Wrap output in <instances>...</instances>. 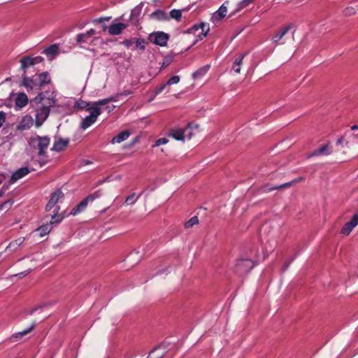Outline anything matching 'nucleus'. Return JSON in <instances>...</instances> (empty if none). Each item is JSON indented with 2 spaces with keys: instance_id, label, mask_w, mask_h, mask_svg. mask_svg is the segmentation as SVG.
<instances>
[{
  "instance_id": "obj_34",
  "label": "nucleus",
  "mask_w": 358,
  "mask_h": 358,
  "mask_svg": "<svg viewBox=\"0 0 358 358\" xmlns=\"http://www.w3.org/2000/svg\"><path fill=\"white\" fill-rule=\"evenodd\" d=\"M141 195V194L140 195H138V196H136V194L133 193L126 198L125 203L127 205H132L136 203V201L140 197Z\"/></svg>"
},
{
  "instance_id": "obj_56",
  "label": "nucleus",
  "mask_w": 358,
  "mask_h": 358,
  "mask_svg": "<svg viewBox=\"0 0 358 358\" xmlns=\"http://www.w3.org/2000/svg\"><path fill=\"white\" fill-rule=\"evenodd\" d=\"M351 129L352 131L358 129V126L357 125H353V126L351 127Z\"/></svg>"
},
{
  "instance_id": "obj_25",
  "label": "nucleus",
  "mask_w": 358,
  "mask_h": 358,
  "mask_svg": "<svg viewBox=\"0 0 358 358\" xmlns=\"http://www.w3.org/2000/svg\"><path fill=\"white\" fill-rule=\"evenodd\" d=\"M42 53L45 54L48 57H55L59 53V46L57 44H52L43 50Z\"/></svg>"
},
{
  "instance_id": "obj_45",
  "label": "nucleus",
  "mask_w": 358,
  "mask_h": 358,
  "mask_svg": "<svg viewBox=\"0 0 358 358\" xmlns=\"http://www.w3.org/2000/svg\"><path fill=\"white\" fill-rule=\"evenodd\" d=\"M134 41L135 38L125 39L122 42V44L124 45L126 48H129L134 44Z\"/></svg>"
},
{
  "instance_id": "obj_27",
  "label": "nucleus",
  "mask_w": 358,
  "mask_h": 358,
  "mask_svg": "<svg viewBox=\"0 0 358 358\" xmlns=\"http://www.w3.org/2000/svg\"><path fill=\"white\" fill-rule=\"evenodd\" d=\"M36 326V322H34L30 327H29L28 329H24L23 331H19L17 333H15L14 335H13V338H17V339H20L22 338L24 336L28 334L29 332H31L34 328Z\"/></svg>"
},
{
  "instance_id": "obj_36",
  "label": "nucleus",
  "mask_w": 358,
  "mask_h": 358,
  "mask_svg": "<svg viewBox=\"0 0 358 358\" xmlns=\"http://www.w3.org/2000/svg\"><path fill=\"white\" fill-rule=\"evenodd\" d=\"M134 43H136V48H138L141 50L143 51L145 49V41L144 39L141 38H135Z\"/></svg>"
},
{
  "instance_id": "obj_40",
  "label": "nucleus",
  "mask_w": 358,
  "mask_h": 358,
  "mask_svg": "<svg viewBox=\"0 0 358 358\" xmlns=\"http://www.w3.org/2000/svg\"><path fill=\"white\" fill-rule=\"evenodd\" d=\"M179 81L180 77L178 76H173L168 80L166 83L168 84V85H171L173 84H177L178 83H179Z\"/></svg>"
},
{
  "instance_id": "obj_55",
  "label": "nucleus",
  "mask_w": 358,
  "mask_h": 358,
  "mask_svg": "<svg viewBox=\"0 0 358 358\" xmlns=\"http://www.w3.org/2000/svg\"><path fill=\"white\" fill-rule=\"evenodd\" d=\"M106 29H107V27H106V24H103L101 25V30H102L103 31H105Z\"/></svg>"
},
{
  "instance_id": "obj_4",
  "label": "nucleus",
  "mask_w": 358,
  "mask_h": 358,
  "mask_svg": "<svg viewBox=\"0 0 358 358\" xmlns=\"http://www.w3.org/2000/svg\"><path fill=\"white\" fill-rule=\"evenodd\" d=\"M117 99L114 96H110L106 99H101L97 101L93 102L92 106L89 107L87 110L90 113V115H95L98 117L101 113L100 108L101 106L106 105L111 101H116Z\"/></svg>"
},
{
  "instance_id": "obj_7",
  "label": "nucleus",
  "mask_w": 358,
  "mask_h": 358,
  "mask_svg": "<svg viewBox=\"0 0 358 358\" xmlns=\"http://www.w3.org/2000/svg\"><path fill=\"white\" fill-rule=\"evenodd\" d=\"M64 194L61 189H57L55 192H54L52 194L50 199L45 206V210L48 212L50 211L52 208H54V210L56 209L55 213L57 214L59 207L55 206V205L58 202L59 199L62 198Z\"/></svg>"
},
{
  "instance_id": "obj_1",
  "label": "nucleus",
  "mask_w": 358,
  "mask_h": 358,
  "mask_svg": "<svg viewBox=\"0 0 358 358\" xmlns=\"http://www.w3.org/2000/svg\"><path fill=\"white\" fill-rule=\"evenodd\" d=\"M56 99L55 98L41 99V102L38 103L35 110V124L40 127L49 116L50 108L55 106Z\"/></svg>"
},
{
  "instance_id": "obj_39",
  "label": "nucleus",
  "mask_w": 358,
  "mask_h": 358,
  "mask_svg": "<svg viewBox=\"0 0 358 358\" xmlns=\"http://www.w3.org/2000/svg\"><path fill=\"white\" fill-rule=\"evenodd\" d=\"M89 106H90V103L85 101H82V100L77 101L75 103V107L76 108H79V109H84Z\"/></svg>"
},
{
  "instance_id": "obj_53",
  "label": "nucleus",
  "mask_w": 358,
  "mask_h": 358,
  "mask_svg": "<svg viewBox=\"0 0 358 358\" xmlns=\"http://www.w3.org/2000/svg\"><path fill=\"white\" fill-rule=\"evenodd\" d=\"M6 179V177L3 174H0V184H1L4 180Z\"/></svg>"
},
{
  "instance_id": "obj_3",
  "label": "nucleus",
  "mask_w": 358,
  "mask_h": 358,
  "mask_svg": "<svg viewBox=\"0 0 358 358\" xmlns=\"http://www.w3.org/2000/svg\"><path fill=\"white\" fill-rule=\"evenodd\" d=\"M55 211L56 209L53 210V215H51V218L49 222L43 224L37 229L36 231L38 232V234L41 237H43L50 233L52 229V224H59L63 220L64 216L62 215H57Z\"/></svg>"
},
{
  "instance_id": "obj_14",
  "label": "nucleus",
  "mask_w": 358,
  "mask_h": 358,
  "mask_svg": "<svg viewBox=\"0 0 358 358\" xmlns=\"http://www.w3.org/2000/svg\"><path fill=\"white\" fill-rule=\"evenodd\" d=\"M332 152V148L329 145H323L320 148L315 150L309 155V157L319 155H329Z\"/></svg>"
},
{
  "instance_id": "obj_9",
  "label": "nucleus",
  "mask_w": 358,
  "mask_h": 358,
  "mask_svg": "<svg viewBox=\"0 0 358 358\" xmlns=\"http://www.w3.org/2000/svg\"><path fill=\"white\" fill-rule=\"evenodd\" d=\"M292 25L288 24L283 27L280 28L273 36L272 40L276 45L284 44L285 41H282L284 36L291 29Z\"/></svg>"
},
{
  "instance_id": "obj_24",
  "label": "nucleus",
  "mask_w": 358,
  "mask_h": 358,
  "mask_svg": "<svg viewBox=\"0 0 358 358\" xmlns=\"http://www.w3.org/2000/svg\"><path fill=\"white\" fill-rule=\"evenodd\" d=\"M28 103V97L24 93H20L15 99V104L19 108L24 107Z\"/></svg>"
},
{
  "instance_id": "obj_31",
  "label": "nucleus",
  "mask_w": 358,
  "mask_h": 358,
  "mask_svg": "<svg viewBox=\"0 0 358 358\" xmlns=\"http://www.w3.org/2000/svg\"><path fill=\"white\" fill-rule=\"evenodd\" d=\"M152 16L158 20H164L167 18L166 13L161 10H158L152 13Z\"/></svg>"
},
{
  "instance_id": "obj_30",
  "label": "nucleus",
  "mask_w": 358,
  "mask_h": 358,
  "mask_svg": "<svg viewBox=\"0 0 358 358\" xmlns=\"http://www.w3.org/2000/svg\"><path fill=\"white\" fill-rule=\"evenodd\" d=\"M208 69H209V66H205L199 69V70L196 71L193 73V77L194 78H197L201 77V76H204L207 73Z\"/></svg>"
},
{
  "instance_id": "obj_15",
  "label": "nucleus",
  "mask_w": 358,
  "mask_h": 358,
  "mask_svg": "<svg viewBox=\"0 0 358 358\" xmlns=\"http://www.w3.org/2000/svg\"><path fill=\"white\" fill-rule=\"evenodd\" d=\"M188 131V129H171L169 131V136L177 141H184L185 133Z\"/></svg>"
},
{
  "instance_id": "obj_18",
  "label": "nucleus",
  "mask_w": 358,
  "mask_h": 358,
  "mask_svg": "<svg viewBox=\"0 0 358 358\" xmlns=\"http://www.w3.org/2000/svg\"><path fill=\"white\" fill-rule=\"evenodd\" d=\"M20 69L24 71V73H27V69L31 66H34V62L33 61L32 57L31 56H25L20 59Z\"/></svg>"
},
{
  "instance_id": "obj_43",
  "label": "nucleus",
  "mask_w": 358,
  "mask_h": 358,
  "mask_svg": "<svg viewBox=\"0 0 358 358\" xmlns=\"http://www.w3.org/2000/svg\"><path fill=\"white\" fill-rule=\"evenodd\" d=\"M168 142H169V140L166 138H161L157 139L155 141V145H152V147L159 146L161 145L166 144Z\"/></svg>"
},
{
  "instance_id": "obj_19",
  "label": "nucleus",
  "mask_w": 358,
  "mask_h": 358,
  "mask_svg": "<svg viewBox=\"0 0 358 358\" xmlns=\"http://www.w3.org/2000/svg\"><path fill=\"white\" fill-rule=\"evenodd\" d=\"M69 143V139L59 138L58 141L54 143V145L51 150L55 152H61L63 150H64L65 148L67 147Z\"/></svg>"
},
{
  "instance_id": "obj_8",
  "label": "nucleus",
  "mask_w": 358,
  "mask_h": 358,
  "mask_svg": "<svg viewBox=\"0 0 358 358\" xmlns=\"http://www.w3.org/2000/svg\"><path fill=\"white\" fill-rule=\"evenodd\" d=\"M236 266L237 272L243 273L252 269L255 266V263L250 259H241L238 260Z\"/></svg>"
},
{
  "instance_id": "obj_35",
  "label": "nucleus",
  "mask_w": 358,
  "mask_h": 358,
  "mask_svg": "<svg viewBox=\"0 0 358 358\" xmlns=\"http://www.w3.org/2000/svg\"><path fill=\"white\" fill-rule=\"evenodd\" d=\"M170 16L178 21H180L182 17V12L180 10L173 9L170 11Z\"/></svg>"
},
{
  "instance_id": "obj_51",
  "label": "nucleus",
  "mask_w": 358,
  "mask_h": 358,
  "mask_svg": "<svg viewBox=\"0 0 358 358\" xmlns=\"http://www.w3.org/2000/svg\"><path fill=\"white\" fill-rule=\"evenodd\" d=\"M38 308H41V306H37L34 308H32L29 312V314L32 315L34 312H36Z\"/></svg>"
},
{
  "instance_id": "obj_23",
  "label": "nucleus",
  "mask_w": 358,
  "mask_h": 358,
  "mask_svg": "<svg viewBox=\"0 0 358 358\" xmlns=\"http://www.w3.org/2000/svg\"><path fill=\"white\" fill-rule=\"evenodd\" d=\"M96 31L94 29H91L86 33L79 34L77 35L76 41L79 43L87 42V38L91 37L95 34Z\"/></svg>"
},
{
  "instance_id": "obj_46",
  "label": "nucleus",
  "mask_w": 358,
  "mask_h": 358,
  "mask_svg": "<svg viewBox=\"0 0 358 358\" xmlns=\"http://www.w3.org/2000/svg\"><path fill=\"white\" fill-rule=\"evenodd\" d=\"M345 15H352L355 13V9L353 7H348L344 10Z\"/></svg>"
},
{
  "instance_id": "obj_50",
  "label": "nucleus",
  "mask_w": 358,
  "mask_h": 358,
  "mask_svg": "<svg viewBox=\"0 0 358 358\" xmlns=\"http://www.w3.org/2000/svg\"><path fill=\"white\" fill-rule=\"evenodd\" d=\"M29 271H25L20 273L17 275H20V277H24V276H26L29 273Z\"/></svg>"
},
{
  "instance_id": "obj_16",
  "label": "nucleus",
  "mask_w": 358,
  "mask_h": 358,
  "mask_svg": "<svg viewBox=\"0 0 358 358\" xmlns=\"http://www.w3.org/2000/svg\"><path fill=\"white\" fill-rule=\"evenodd\" d=\"M29 173V170L27 167H22L17 171H15L10 178V181L12 182H15L20 179L22 178L25 176H27Z\"/></svg>"
},
{
  "instance_id": "obj_10",
  "label": "nucleus",
  "mask_w": 358,
  "mask_h": 358,
  "mask_svg": "<svg viewBox=\"0 0 358 358\" xmlns=\"http://www.w3.org/2000/svg\"><path fill=\"white\" fill-rule=\"evenodd\" d=\"M302 180H303V178L299 177V178H296L294 180H292L290 182H285V183H283V184L280 185L270 187L268 185H265L264 187V192H271L272 190L282 189H284V188H288V187H290L291 186L296 184L297 182L301 181Z\"/></svg>"
},
{
  "instance_id": "obj_32",
  "label": "nucleus",
  "mask_w": 358,
  "mask_h": 358,
  "mask_svg": "<svg viewBox=\"0 0 358 358\" xmlns=\"http://www.w3.org/2000/svg\"><path fill=\"white\" fill-rule=\"evenodd\" d=\"M229 4V1H226L218 9L217 12L220 17H224L226 16L227 11V5Z\"/></svg>"
},
{
  "instance_id": "obj_26",
  "label": "nucleus",
  "mask_w": 358,
  "mask_h": 358,
  "mask_svg": "<svg viewBox=\"0 0 358 358\" xmlns=\"http://www.w3.org/2000/svg\"><path fill=\"white\" fill-rule=\"evenodd\" d=\"M23 79H22V85L27 87V89L30 87L31 89H33L35 87V79L31 78L29 77H27L26 76V73H23L22 75Z\"/></svg>"
},
{
  "instance_id": "obj_54",
  "label": "nucleus",
  "mask_w": 358,
  "mask_h": 358,
  "mask_svg": "<svg viewBox=\"0 0 358 358\" xmlns=\"http://www.w3.org/2000/svg\"><path fill=\"white\" fill-rule=\"evenodd\" d=\"M193 127H194L195 128H197L198 125L197 124H194L193 123H189L188 124L189 129H192Z\"/></svg>"
},
{
  "instance_id": "obj_22",
  "label": "nucleus",
  "mask_w": 358,
  "mask_h": 358,
  "mask_svg": "<svg viewBox=\"0 0 358 358\" xmlns=\"http://www.w3.org/2000/svg\"><path fill=\"white\" fill-rule=\"evenodd\" d=\"M97 117L95 115H89L86 116L80 123V128L86 129L96 122Z\"/></svg>"
},
{
  "instance_id": "obj_49",
  "label": "nucleus",
  "mask_w": 358,
  "mask_h": 358,
  "mask_svg": "<svg viewBox=\"0 0 358 358\" xmlns=\"http://www.w3.org/2000/svg\"><path fill=\"white\" fill-rule=\"evenodd\" d=\"M6 121V114L3 111H0V127Z\"/></svg>"
},
{
  "instance_id": "obj_41",
  "label": "nucleus",
  "mask_w": 358,
  "mask_h": 358,
  "mask_svg": "<svg viewBox=\"0 0 358 358\" xmlns=\"http://www.w3.org/2000/svg\"><path fill=\"white\" fill-rule=\"evenodd\" d=\"M255 0H243L238 4V10L247 7L249 4L252 3Z\"/></svg>"
},
{
  "instance_id": "obj_17",
  "label": "nucleus",
  "mask_w": 358,
  "mask_h": 358,
  "mask_svg": "<svg viewBox=\"0 0 358 358\" xmlns=\"http://www.w3.org/2000/svg\"><path fill=\"white\" fill-rule=\"evenodd\" d=\"M127 26L125 24L119 22L116 24H111L108 28V32L110 35H118L121 34V32L126 29Z\"/></svg>"
},
{
  "instance_id": "obj_21",
  "label": "nucleus",
  "mask_w": 358,
  "mask_h": 358,
  "mask_svg": "<svg viewBox=\"0 0 358 358\" xmlns=\"http://www.w3.org/2000/svg\"><path fill=\"white\" fill-rule=\"evenodd\" d=\"M130 136V132L128 130H124L113 138L111 143H120L127 140Z\"/></svg>"
},
{
  "instance_id": "obj_5",
  "label": "nucleus",
  "mask_w": 358,
  "mask_h": 358,
  "mask_svg": "<svg viewBox=\"0 0 358 358\" xmlns=\"http://www.w3.org/2000/svg\"><path fill=\"white\" fill-rule=\"evenodd\" d=\"M169 35L163 31H156L149 35L148 39L152 43L164 47L167 44Z\"/></svg>"
},
{
  "instance_id": "obj_33",
  "label": "nucleus",
  "mask_w": 358,
  "mask_h": 358,
  "mask_svg": "<svg viewBox=\"0 0 358 358\" xmlns=\"http://www.w3.org/2000/svg\"><path fill=\"white\" fill-rule=\"evenodd\" d=\"M198 223H199L198 217L194 216L185 223V227L186 229H189V228L192 227L194 225L197 224Z\"/></svg>"
},
{
  "instance_id": "obj_28",
  "label": "nucleus",
  "mask_w": 358,
  "mask_h": 358,
  "mask_svg": "<svg viewBox=\"0 0 358 358\" xmlns=\"http://www.w3.org/2000/svg\"><path fill=\"white\" fill-rule=\"evenodd\" d=\"M246 54H243V55H241V56H239L238 57H237L234 64H233V66H232V69L236 72V73H240L241 72V66L243 63V58L245 57Z\"/></svg>"
},
{
  "instance_id": "obj_12",
  "label": "nucleus",
  "mask_w": 358,
  "mask_h": 358,
  "mask_svg": "<svg viewBox=\"0 0 358 358\" xmlns=\"http://www.w3.org/2000/svg\"><path fill=\"white\" fill-rule=\"evenodd\" d=\"M35 79V87L41 88L45 85L50 82V78L48 72H43L36 75L34 78Z\"/></svg>"
},
{
  "instance_id": "obj_52",
  "label": "nucleus",
  "mask_w": 358,
  "mask_h": 358,
  "mask_svg": "<svg viewBox=\"0 0 358 358\" xmlns=\"http://www.w3.org/2000/svg\"><path fill=\"white\" fill-rule=\"evenodd\" d=\"M343 141H344V138L343 137H341L339 139H338L337 142H336V144L337 145H341L343 143Z\"/></svg>"
},
{
  "instance_id": "obj_11",
  "label": "nucleus",
  "mask_w": 358,
  "mask_h": 358,
  "mask_svg": "<svg viewBox=\"0 0 358 358\" xmlns=\"http://www.w3.org/2000/svg\"><path fill=\"white\" fill-rule=\"evenodd\" d=\"M358 224V214H355L350 221L344 224L341 230V234L344 235H349L352 229Z\"/></svg>"
},
{
  "instance_id": "obj_42",
  "label": "nucleus",
  "mask_w": 358,
  "mask_h": 358,
  "mask_svg": "<svg viewBox=\"0 0 358 358\" xmlns=\"http://www.w3.org/2000/svg\"><path fill=\"white\" fill-rule=\"evenodd\" d=\"M111 19V17H101L99 18L94 19L92 22L93 24H99L103 23L105 21H109Z\"/></svg>"
},
{
  "instance_id": "obj_48",
  "label": "nucleus",
  "mask_w": 358,
  "mask_h": 358,
  "mask_svg": "<svg viewBox=\"0 0 358 358\" xmlns=\"http://www.w3.org/2000/svg\"><path fill=\"white\" fill-rule=\"evenodd\" d=\"M133 94V92L131 90H124L123 92H120V93H118L117 94V96H128V95H130V94Z\"/></svg>"
},
{
  "instance_id": "obj_6",
  "label": "nucleus",
  "mask_w": 358,
  "mask_h": 358,
  "mask_svg": "<svg viewBox=\"0 0 358 358\" xmlns=\"http://www.w3.org/2000/svg\"><path fill=\"white\" fill-rule=\"evenodd\" d=\"M210 30L209 24L205 22L195 24L189 29V33L196 34L200 40L205 38Z\"/></svg>"
},
{
  "instance_id": "obj_29",
  "label": "nucleus",
  "mask_w": 358,
  "mask_h": 358,
  "mask_svg": "<svg viewBox=\"0 0 358 358\" xmlns=\"http://www.w3.org/2000/svg\"><path fill=\"white\" fill-rule=\"evenodd\" d=\"M165 352L160 351V347H157L149 353L147 358H163Z\"/></svg>"
},
{
  "instance_id": "obj_2",
  "label": "nucleus",
  "mask_w": 358,
  "mask_h": 358,
  "mask_svg": "<svg viewBox=\"0 0 358 358\" xmlns=\"http://www.w3.org/2000/svg\"><path fill=\"white\" fill-rule=\"evenodd\" d=\"M50 143V138L47 136H39L31 138L30 141V145L33 148L38 150V155L39 156H45L46 150L48 148Z\"/></svg>"
},
{
  "instance_id": "obj_47",
  "label": "nucleus",
  "mask_w": 358,
  "mask_h": 358,
  "mask_svg": "<svg viewBox=\"0 0 358 358\" xmlns=\"http://www.w3.org/2000/svg\"><path fill=\"white\" fill-rule=\"evenodd\" d=\"M32 59H33V61L34 62V64L41 63L44 61L43 57H42L41 56L32 57Z\"/></svg>"
},
{
  "instance_id": "obj_37",
  "label": "nucleus",
  "mask_w": 358,
  "mask_h": 358,
  "mask_svg": "<svg viewBox=\"0 0 358 358\" xmlns=\"http://www.w3.org/2000/svg\"><path fill=\"white\" fill-rule=\"evenodd\" d=\"M101 195H102L101 190L99 189V190H97L95 192L90 194L86 198L88 200V201H93L96 199L101 197Z\"/></svg>"
},
{
  "instance_id": "obj_20",
  "label": "nucleus",
  "mask_w": 358,
  "mask_h": 358,
  "mask_svg": "<svg viewBox=\"0 0 358 358\" xmlns=\"http://www.w3.org/2000/svg\"><path fill=\"white\" fill-rule=\"evenodd\" d=\"M88 202L89 201L87 199V198H85L71 210L70 214L72 215H76L78 213H81L86 208Z\"/></svg>"
},
{
  "instance_id": "obj_13",
  "label": "nucleus",
  "mask_w": 358,
  "mask_h": 358,
  "mask_svg": "<svg viewBox=\"0 0 358 358\" xmlns=\"http://www.w3.org/2000/svg\"><path fill=\"white\" fill-rule=\"evenodd\" d=\"M33 124V118L31 115L24 116L17 126V129L20 131L27 130L31 128Z\"/></svg>"
},
{
  "instance_id": "obj_38",
  "label": "nucleus",
  "mask_w": 358,
  "mask_h": 358,
  "mask_svg": "<svg viewBox=\"0 0 358 358\" xmlns=\"http://www.w3.org/2000/svg\"><path fill=\"white\" fill-rule=\"evenodd\" d=\"M13 203V201L12 200H8V201L3 202V203H1L0 205V211H2V210L7 211L8 210H9L11 208Z\"/></svg>"
},
{
  "instance_id": "obj_44",
  "label": "nucleus",
  "mask_w": 358,
  "mask_h": 358,
  "mask_svg": "<svg viewBox=\"0 0 358 358\" xmlns=\"http://www.w3.org/2000/svg\"><path fill=\"white\" fill-rule=\"evenodd\" d=\"M167 85L168 84L167 83H164V84H162V85H160L159 87H157L155 90V94L156 95L157 94H159L160 93H162L164 90L166 89L167 87Z\"/></svg>"
}]
</instances>
